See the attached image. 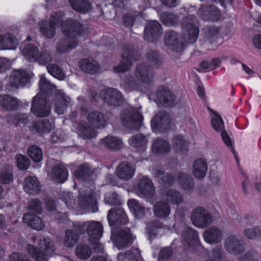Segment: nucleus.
Listing matches in <instances>:
<instances>
[{
    "label": "nucleus",
    "mask_w": 261,
    "mask_h": 261,
    "mask_svg": "<svg viewBox=\"0 0 261 261\" xmlns=\"http://www.w3.org/2000/svg\"><path fill=\"white\" fill-rule=\"evenodd\" d=\"M48 73L55 78L63 80L65 77V74L61 68L55 64H49L47 66Z\"/></svg>",
    "instance_id": "nucleus-52"
},
{
    "label": "nucleus",
    "mask_w": 261,
    "mask_h": 261,
    "mask_svg": "<svg viewBox=\"0 0 261 261\" xmlns=\"http://www.w3.org/2000/svg\"><path fill=\"white\" fill-rule=\"evenodd\" d=\"M64 13L60 11L54 13L50 16L49 22L42 20L40 22V31L42 35L49 38H53L56 34V29L61 27L63 23V17Z\"/></svg>",
    "instance_id": "nucleus-6"
},
{
    "label": "nucleus",
    "mask_w": 261,
    "mask_h": 261,
    "mask_svg": "<svg viewBox=\"0 0 261 261\" xmlns=\"http://www.w3.org/2000/svg\"><path fill=\"white\" fill-rule=\"evenodd\" d=\"M182 30V37L185 42L193 43L196 41V27L194 16L189 15L184 18Z\"/></svg>",
    "instance_id": "nucleus-12"
},
{
    "label": "nucleus",
    "mask_w": 261,
    "mask_h": 261,
    "mask_svg": "<svg viewBox=\"0 0 261 261\" xmlns=\"http://www.w3.org/2000/svg\"><path fill=\"white\" fill-rule=\"evenodd\" d=\"M147 59L155 67L160 66L162 62L158 54L154 50H151L148 52Z\"/></svg>",
    "instance_id": "nucleus-64"
},
{
    "label": "nucleus",
    "mask_w": 261,
    "mask_h": 261,
    "mask_svg": "<svg viewBox=\"0 0 261 261\" xmlns=\"http://www.w3.org/2000/svg\"><path fill=\"white\" fill-rule=\"evenodd\" d=\"M28 153L32 160L36 163H39L42 160V150L40 147L35 145L30 146L28 147Z\"/></svg>",
    "instance_id": "nucleus-49"
},
{
    "label": "nucleus",
    "mask_w": 261,
    "mask_h": 261,
    "mask_svg": "<svg viewBox=\"0 0 261 261\" xmlns=\"http://www.w3.org/2000/svg\"><path fill=\"white\" fill-rule=\"evenodd\" d=\"M134 75L126 77L121 83V87L127 92L139 90L141 83H150L153 77L152 68L146 63L140 64L135 70Z\"/></svg>",
    "instance_id": "nucleus-2"
},
{
    "label": "nucleus",
    "mask_w": 261,
    "mask_h": 261,
    "mask_svg": "<svg viewBox=\"0 0 261 261\" xmlns=\"http://www.w3.org/2000/svg\"><path fill=\"white\" fill-rule=\"evenodd\" d=\"M123 125L130 129H137L139 127L143 116L136 108H129L123 111L120 115Z\"/></svg>",
    "instance_id": "nucleus-8"
},
{
    "label": "nucleus",
    "mask_w": 261,
    "mask_h": 261,
    "mask_svg": "<svg viewBox=\"0 0 261 261\" xmlns=\"http://www.w3.org/2000/svg\"><path fill=\"white\" fill-rule=\"evenodd\" d=\"M164 41L166 45L175 51H180L183 48V43L180 38L174 31H170L166 34Z\"/></svg>",
    "instance_id": "nucleus-18"
},
{
    "label": "nucleus",
    "mask_w": 261,
    "mask_h": 261,
    "mask_svg": "<svg viewBox=\"0 0 261 261\" xmlns=\"http://www.w3.org/2000/svg\"><path fill=\"white\" fill-rule=\"evenodd\" d=\"M75 254L77 258L85 260L90 257L92 250L89 246L80 244L75 248Z\"/></svg>",
    "instance_id": "nucleus-45"
},
{
    "label": "nucleus",
    "mask_w": 261,
    "mask_h": 261,
    "mask_svg": "<svg viewBox=\"0 0 261 261\" xmlns=\"http://www.w3.org/2000/svg\"><path fill=\"white\" fill-rule=\"evenodd\" d=\"M243 234L247 238L253 240L260 236L261 230L258 226H255L251 228H246L244 229Z\"/></svg>",
    "instance_id": "nucleus-58"
},
{
    "label": "nucleus",
    "mask_w": 261,
    "mask_h": 261,
    "mask_svg": "<svg viewBox=\"0 0 261 261\" xmlns=\"http://www.w3.org/2000/svg\"><path fill=\"white\" fill-rule=\"evenodd\" d=\"M105 201L107 204L110 205H119L121 204L119 196L116 193H107L105 195Z\"/></svg>",
    "instance_id": "nucleus-60"
},
{
    "label": "nucleus",
    "mask_w": 261,
    "mask_h": 261,
    "mask_svg": "<svg viewBox=\"0 0 261 261\" xmlns=\"http://www.w3.org/2000/svg\"><path fill=\"white\" fill-rule=\"evenodd\" d=\"M222 237L221 230L217 228L211 227L205 231L204 239L208 243H217L221 241Z\"/></svg>",
    "instance_id": "nucleus-35"
},
{
    "label": "nucleus",
    "mask_w": 261,
    "mask_h": 261,
    "mask_svg": "<svg viewBox=\"0 0 261 261\" xmlns=\"http://www.w3.org/2000/svg\"><path fill=\"white\" fill-rule=\"evenodd\" d=\"M173 147L176 151H184L187 150L188 142L181 136H176L173 139Z\"/></svg>",
    "instance_id": "nucleus-51"
},
{
    "label": "nucleus",
    "mask_w": 261,
    "mask_h": 261,
    "mask_svg": "<svg viewBox=\"0 0 261 261\" xmlns=\"http://www.w3.org/2000/svg\"><path fill=\"white\" fill-rule=\"evenodd\" d=\"M28 214H39L42 212L41 203L38 199H33L29 202Z\"/></svg>",
    "instance_id": "nucleus-56"
},
{
    "label": "nucleus",
    "mask_w": 261,
    "mask_h": 261,
    "mask_svg": "<svg viewBox=\"0 0 261 261\" xmlns=\"http://www.w3.org/2000/svg\"><path fill=\"white\" fill-rule=\"evenodd\" d=\"M33 214H25L23 216V221L33 229L37 230H42L44 224L39 217Z\"/></svg>",
    "instance_id": "nucleus-30"
},
{
    "label": "nucleus",
    "mask_w": 261,
    "mask_h": 261,
    "mask_svg": "<svg viewBox=\"0 0 261 261\" xmlns=\"http://www.w3.org/2000/svg\"><path fill=\"white\" fill-rule=\"evenodd\" d=\"M29 121V117L25 114L16 113L13 116L12 122L15 125L26 124Z\"/></svg>",
    "instance_id": "nucleus-63"
},
{
    "label": "nucleus",
    "mask_w": 261,
    "mask_h": 261,
    "mask_svg": "<svg viewBox=\"0 0 261 261\" xmlns=\"http://www.w3.org/2000/svg\"><path fill=\"white\" fill-rule=\"evenodd\" d=\"M211 124L217 132H221L224 129V124L222 117L216 112H214V117L211 118Z\"/></svg>",
    "instance_id": "nucleus-54"
},
{
    "label": "nucleus",
    "mask_w": 261,
    "mask_h": 261,
    "mask_svg": "<svg viewBox=\"0 0 261 261\" xmlns=\"http://www.w3.org/2000/svg\"><path fill=\"white\" fill-rule=\"evenodd\" d=\"M211 185L214 187H219L222 186V180L219 173L216 171H211L209 175Z\"/></svg>",
    "instance_id": "nucleus-61"
},
{
    "label": "nucleus",
    "mask_w": 261,
    "mask_h": 261,
    "mask_svg": "<svg viewBox=\"0 0 261 261\" xmlns=\"http://www.w3.org/2000/svg\"><path fill=\"white\" fill-rule=\"evenodd\" d=\"M18 99L8 95L0 96V106L6 111L15 110L18 106Z\"/></svg>",
    "instance_id": "nucleus-36"
},
{
    "label": "nucleus",
    "mask_w": 261,
    "mask_h": 261,
    "mask_svg": "<svg viewBox=\"0 0 261 261\" xmlns=\"http://www.w3.org/2000/svg\"><path fill=\"white\" fill-rule=\"evenodd\" d=\"M182 244L185 247L189 250H192L196 244L195 232L191 228H188L186 232H184L182 234Z\"/></svg>",
    "instance_id": "nucleus-39"
},
{
    "label": "nucleus",
    "mask_w": 261,
    "mask_h": 261,
    "mask_svg": "<svg viewBox=\"0 0 261 261\" xmlns=\"http://www.w3.org/2000/svg\"><path fill=\"white\" fill-rule=\"evenodd\" d=\"M18 41L13 34L2 33L0 30V50L14 49L18 45Z\"/></svg>",
    "instance_id": "nucleus-22"
},
{
    "label": "nucleus",
    "mask_w": 261,
    "mask_h": 261,
    "mask_svg": "<svg viewBox=\"0 0 261 261\" xmlns=\"http://www.w3.org/2000/svg\"><path fill=\"white\" fill-rule=\"evenodd\" d=\"M212 221V216L207 210L201 207H197V227H206L210 224Z\"/></svg>",
    "instance_id": "nucleus-33"
},
{
    "label": "nucleus",
    "mask_w": 261,
    "mask_h": 261,
    "mask_svg": "<svg viewBox=\"0 0 261 261\" xmlns=\"http://www.w3.org/2000/svg\"><path fill=\"white\" fill-rule=\"evenodd\" d=\"M225 247L227 251L232 254H237L243 250L242 241L234 236H231L227 238Z\"/></svg>",
    "instance_id": "nucleus-23"
},
{
    "label": "nucleus",
    "mask_w": 261,
    "mask_h": 261,
    "mask_svg": "<svg viewBox=\"0 0 261 261\" xmlns=\"http://www.w3.org/2000/svg\"><path fill=\"white\" fill-rule=\"evenodd\" d=\"M79 229L76 227V223L74 224L73 228L69 229L65 231V237L63 239L64 245L68 248H72L77 243L79 236Z\"/></svg>",
    "instance_id": "nucleus-25"
},
{
    "label": "nucleus",
    "mask_w": 261,
    "mask_h": 261,
    "mask_svg": "<svg viewBox=\"0 0 261 261\" xmlns=\"http://www.w3.org/2000/svg\"><path fill=\"white\" fill-rule=\"evenodd\" d=\"M80 200L81 205L84 208H90V207H95V210L93 212L97 211L96 206L97 199L94 193L89 192L88 194H84L83 192H80Z\"/></svg>",
    "instance_id": "nucleus-32"
},
{
    "label": "nucleus",
    "mask_w": 261,
    "mask_h": 261,
    "mask_svg": "<svg viewBox=\"0 0 261 261\" xmlns=\"http://www.w3.org/2000/svg\"><path fill=\"white\" fill-rule=\"evenodd\" d=\"M101 144L104 147L111 150H119L123 147V142L119 138L113 136H108L101 139Z\"/></svg>",
    "instance_id": "nucleus-31"
},
{
    "label": "nucleus",
    "mask_w": 261,
    "mask_h": 261,
    "mask_svg": "<svg viewBox=\"0 0 261 261\" xmlns=\"http://www.w3.org/2000/svg\"><path fill=\"white\" fill-rule=\"evenodd\" d=\"M69 1L75 11L86 13L90 9V4L87 0H69Z\"/></svg>",
    "instance_id": "nucleus-47"
},
{
    "label": "nucleus",
    "mask_w": 261,
    "mask_h": 261,
    "mask_svg": "<svg viewBox=\"0 0 261 261\" xmlns=\"http://www.w3.org/2000/svg\"><path fill=\"white\" fill-rule=\"evenodd\" d=\"M91 100L97 101L99 98L109 105L119 106L123 102V97L120 91L113 88H107L101 90L99 95L94 91L91 92Z\"/></svg>",
    "instance_id": "nucleus-5"
},
{
    "label": "nucleus",
    "mask_w": 261,
    "mask_h": 261,
    "mask_svg": "<svg viewBox=\"0 0 261 261\" xmlns=\"http://www.w3.org/2000/svg\"><path fill=\"white\" fill-rule=\"evenodd\" d=\"M111 240L116 247L120 249L129 244H131L135 237L130 232L120 228H114L112 230Z\"/></svg>",
    "instance_id": "nucleus-10"
},
{
    "label": "nucleus",
    "mask_w": 261,
    "mask_h": 261,
    "mask_svg": "<svg viewBox=\"0 0 261 261\" xmlns=\"http://www.w3.org/2000/svg\"><path fill=\"white\" fill-rule=\"evenodd\" d=\"M153 212L158 218H165L170 213L169 205L164 201H160L155 203L153 206Z\"/></svg>",
    "instance_id": "nucleus-38"
},
{
    "label": "nucleus",
    "mask_w": 261,
    "mask_h": 261,
    "mask_svg": "<svg viewBox=\"0 0 261 261\" xmlns=\"http://www.w3.org/2000/svg\"><path fill=\"white\" fill-rule=\"evenodd\" d=\"M162 34V26L156 21L148 22L144 29V38L148 42H152L158 39Z\"/></svg>",
    "instance_id": "nucleus-15"
},
{
    "label": "nucleus",
    "mask_w": 261,
    "mask_h": 261,
    "mask_svg": "<svg viewBox=\"0 0 261 261\" xmlns=\"http://www.w3.org/2000/svg\"><path fill=\"white\" fill-rule=\"evenodd\" d=\"M24 58L30 62H37L39 55V49L32 43L25 46L22 50Z\"/></svg>",
    "instance_id": "nucleus-37"
},
{
    "label": "nucleus",
    "mask_w": 261,
    "mask_h": 261,
    "mask_svg": "<svg viewBox=\"0 0 261 261\" xmlns=\"http://www.w3.org/2000/svg\"><path fill=\"white\" fill-rule=\"evenodd\" d=\"M170 119L168 114L160 112L154 115L151 121V126L154 131H161L168 126Z\"/></svg>",
    "instance_id": "nucleus-17"
},
{
    "label": "nucleus",
    "mask_w": 261,
    "mask_h": 261,
    "mask_svg": "<svg viewBox=\"0 0 261 261\" xmlns=\"http://www.w3.org/2000/svg\"><path fill=\"white\" fill-rule=\"evenodd\" d=\"M17 165L20 170L27 169L30 166L29 160L24 155L19 154L15 156Z\"/></svg>",
    "instance_id": "nucleus-62"
},
{
    "label": "nucleus",
    "mask_w": 261,
    "mask_h": 261,
    "mask_svg": "<svg viewBox=\"0 0 261 261\" xmlns=\"http://www.w3.org/2000/svg\"><path fill=\"white\" fill-rule=\"evenodd\" d=\"M77 133L84 139L93 138L97 135L96 128L86 121L80 122L77 124Z\"/></svg>",
    "instance_id": "nucleus-24"
},
{
    "label": "nucleus",
    "mask_w": 261,
    "mask_h": 261,
    "mask_svg": "<svg viewBox=\"0 0 261 261\" xmlns=\"http://www.w3.org/2000/svg\"><path fill=\"white\" fill-rule=\"evenodd\" d=\"M178 182L185 189L189 190L194 185L193 181L188 175L184 173H180L178 175Z\"/></svg>",
    "instance_id": "nucleus-55"
},
{
    "label": "nucleus",
    "mask_w": 261,
    "mask_h": 261,
    "mask_svg": "<svg viewBox=\"0 0 261 261\" xmlns=\"http://www.w3.org/2000/svg\"><path fill=\"white\" fill-rule=\"evenodd\" d=\"M156 95L157 100L162 106H170L174 102L173 95L169 89L165 88H160Z\"/></svg>",
    "instance_id": "nucleus-27"
},
{
    "label": "nucleus",
    "mask_w": 261,
    "mask_h": 261,
    "mask_svg": "<svg viewBox=\"0 0 261 261\" xmlns=\"http://www.w3.org/2000/svg\"><path fill=\"white\" fill-rule=\"evenodd\" d=\"M87 119L88 123L96 129L105 127L108 122V117L99 111L89 112Z\"/></svg>",
    "instance_id": "nucleus-16"
},
{
    "label": "nucleus",
    "mask_w": 261,
    "mask_h": 261,
    "mask_svg": "<svg viewBox=\"0 0 261 261\" xmlns=\"http://www.w3.org/2000/svg\"><path fill=\"white\" fill-rule=\"evenodd\" d=\"M61 30L67 38L57 44V50L62 53L66 52L69 48H75L78 44L76 37L87 35L89 32L87 25L72 19L65 20L61 25Z\"/></svg>",
    "instance_id": "nucleus-1"
},
{
    "label": "nucleus",
    "mask_w": 261,
    "mask_h": 261,
    "mask_svg": "<svg viewBox=\"0 0 261 261\" xmlns=\"http://www.w3.org/2000/svg\"><path fill=\"white\" fill-rule=\"evenodd\" d=\"M33 127L40 134H48L54 127V124L48 119H44L34 123Z\"/></svg>",
    "instance_id": "nucleus-41"
},
{
    "label": "nucleus",
    "mask_w": 261,
    "mask_h": 261,
    "mask_svg": "<svg viewBox=\"0 0 261 261\" xmlns=\"http://www.w3.org/2000/svg\"><path fill=\"white\" fill-rule=\"evenodd\" d=\"M28 253L36 261H47V256L55 251L53 241L49 238H43L39 240L38 248L28 245L26 248Z\"/></svg>",
    "instance_id": "nucleus-4"
},
{
    "label": "nucleus",
    "mask_w": 261,
    "mask_h": 261,
    "mask_svg": "<svg viewBox=\"0 0 261 261\" xmlns=\"http://www.w3.org/2000/svg\"><path fill=\"white\" fill-rule=\"evenodd\" d=\"M171 149L170 144L168 142L163 139H155L152 145V150L156 153H164L168 152Z\"/></svg>",
    "instance_id": "nucleus-42"
},
{
    "label": "nucleus",
    "mask_w": 261,
    "mask_h": 261,
    "mask_svg": "<svg viewBox=\"0 0 261 261\" xmlns=\"http://www.w3.org/2000/svg\"><path fill=\"white\" fill-rule=\"evenodd\" d=\"M29 81V76L24 70H14L11 75V84L16 88L23 87Z\"/></svg>",
    "instance_id": "nucleus-20"
},
{
    "label": "nucleus",
    "mask_w": 261,
    "mask_h": 261,
    "mask_svg": "<svg viewBox=\"0 0 261 261\" xmlns=\"http://www.w3.org/2000/svg\"><path fill=\"white\" fill-rule=\"evenodd\" d=\"M74 176L81 180H88L95 176L93 171L87 165H82L74 172Z\"/></svg>",
    "instance_id": "nucleus-34"
},
{
    "label": "nucleus",
    "mask_w": 261,
    "mask_h": 261,
    "mask_svg": "<svg viewBox=\"0 0 261 261\" xmlns=\"http://www.w3.org/2000/svg\"><path fill=\"white\" fill-rule=\"evenodd\" d=\"M68 175L67 168L63 165L57 164L53 168L50 176L57 182H64Z\"/></svg>",
    "instance_id": "nucleus-26"
},
{
    "label": "nucleus",
    "mask_w": 261,
    "mask_h": 261,
    "mask_svg": "<svg viewBox=\"0 0 261 261\" xmlns=\"http://www.w3.org/2000/svg\"><path fill=\"white\" fill-rule=\"evenodd\" d=\"M110 225L114 226L119 224H125L128 222L127 217L122 207L111 209L108 215Z\"/></svg>",
    "instance_id": "nucleus-14"
},
{
    "label": "nucleus",
    "mask_w": 261,
    "mask_h": 261,
    "mask_svg": "<svg viewBox=\"0 0 261 261\" xmlns=\"http://www.w3.org/2000/svg\"><path fill=\"white\" fill-rule=\"evenodd\" d=\"M120 63L113 69L116 73H121L129 70L132 67V60H138V55L133 46L129 44L124 45L122 48V53Z\"/></svg>",
    "instance_id": "nucleus-7"
},
{
    "label": "nucleus",
    "mask_w": 261,
    "mask_h": 261,
    "mask_svg": "<svg viewBox=\"0 0 261 261\" xmlns=\"http://www.w3.org/2000/svg\"><path fill=\"white\" fill-rule=\"evenodd\" d=\"M80 68L86 73L94 74L100 69L99 64L92 59H84L78 63Z\"/></svg>",
    "instance_id": "nucleus-28"
},
{
    "label": "nucleus",
    "mask_w": 261,
    "mask_h": 261,
    "mask_svg": "<svg viewBox=\"0 0 261 261\" xmlns=\"http://www.w3.org/2000/svg\"><path fill=\"white\" fill-rule=\"evenodd\" d=\"M39 87L41 92L45 95L53 94L55 93L57 94L56 101L55 103V112L59 115L63 114L66 108L68 107L70 98L65 95L61 91H57L56 87L51 84L44 76H42L39 81Z\"/></svg>",
    "instance_id": "nucleus-3"
},
{
    "label": "nucleus",
    "mask_w": 261,
    "mask_h": 261,
    "mask_svg": "<svg viewBox=\"0 0 261 261\" xmlns=\"http://www.w3.org/2000/svg\"><path fill=\"white\" fill-rule=\"evenodd\" d=\"M208 164L204 158L197 159V179H202L204 178L207 171Z\"/></svg>",
    "instance_id": "nucleus-46"
},
{
    "label": "nucleus",
    "mask_w": 261,
    "mask_h": 261,
    "mask_svg": "<svg viewBox=\"0 0 261 261\" xmlns=\"http://www.w3.org/2000/svg\"><path fill=\"white\" fill-rule=\"evenodd\" d=\"M128 142L132 146L144 150L146 148L148 140L145 136L142 134H138L132 136Z\"/></svg>",
    "instance_id": "nucleus-43"
},
{
    "label": "nucleus",
    "mask_w": 261,
    "mask_h": 261,
    "mask_svg": "<svg viewBox=\"0 0 261 261\" xmlns=\"http://www.w3.org/2000/svg\"><path fill=\"white\" fill-rule=\"evenodd\" d=\"M31 112L37 117H46L50 114V108L46 98L42 94H38L33 99Z\"/></svg>",
    "instance_id": "nucleus-11"
},
{
    "label": "nucleus",
    "mask_w": 261,
    "mask_h": 261,
    "mask_svg": "<svg viewBox=\"0 0 261 261\" xmlns=\"http://www.w3.org/2000/svg\"><path fill=\"white\" fill-rule=\"evenodd\" d=\"M163 196L167 201L172 204H178L182 200L181 195L173 189L168 190Z\"/></svg>",
    "instance_id": "nucleus-48"
},
{
    "label": "nucleus",
    "mask_w": 261,
    "mask_h": 261,
    "mask_svg": "<svg viewBox=\"0 0 261 261\" xmlns=\"http://www.w3.org/2000/svg\"><path fill=\"white\" fill-rule=\"evenodd\" d=\"M160 19L163 23L167 26L175 25L178 21L175 15L173 13L164 12L160 16Z\"/></svg>",
    "instance_id": "nucleus-53"
},
{
    "label": "nucleus",
    "mask_w": 261,
    "mask_h": 261,
    "mask_svg": "<svg viewBox=\"0 0 261 261\" xmlns=\"http://www.w3.org/2000/svg\"><path fill=\"white\" fill-rule=\"evenodd\" d=\"M76 227L79 229V232L82 234L86 230L89 237L90 241L99 240L102 236V225L96 221H92L82 224L76 223Z\"/></svg>",
    "instance_id": "nucleus-9"
},
{
    "label": "nucleus",
    "mask_w": 261,
    "mask_h": 261,
    "mask_svg": "<svg viewBox=\"0 0 261 261\" xmlns=\"http://www.w3.org/2000/svg\"><path fill=\"white\" fill-rule=\"evenodd\" d=\"M136 190L139 196L147 199L152 197L155 193V188L151 180L146 176H142L139 179Z\"/></svg>",
    "instance_id": "nucleus-13"
},
{
    "label": "nucleus",
    "mask_w": 261,
    "mask_h": 261,
    "mask_svg": "<svg viewBox=\"0 0 261 261\" xmlns=\"http://www.w3.org/2000/svg\"><path fill=\"white\" fill-rule=\"evenodd\" d=\"M135 167L127 162H122L120 164L116 170L117 176L124 180L132 178L135 174Z\"/></svg>",
    "instance_id": "nucleus-21"
},
{
    "label": "nucleus",
    "mask_w": 261,
    "mask_h": 261,
    "mask_svg": "<svg viewBox=\"0 0 261 261\" xmlns=\"http://www.w3.org/2000/svg\"><path fill=\"white\" fill-rule=\"evenodd\" d=\"M206 38L211 43L218 42L219 40H222L219 28L216 27H211L206 29Z\"/></svg>",
    "instance_id": "nucleus-50"
},
{
    "label": "nucleus",
    "mask_w": 261,
    "mask_h": 261,
    "mask_svg": "<svg viewBox=\"0 0 261 261\" xmlns=\"http://www.w3.org/2000/svg\"><path fill=\"white\" fill-rule=\"evenodd\" d=\"M127 205L136 218H140L145 215V207L136 199H129L127 202Z\"/></svg>",
    "instance_id": "nucleus-40"
},
{
    "label": "nucleus",
    "mask_w": 261,
    "mask_h": 261,
    "mask_svg": "<svg viewBox=\"0 0 261 261\" xmlns=\"http://www.w3.org/2000/svg\"><path fill=\"white\" fill-rule=\"evenodd\" d=\"M198 14L204 20H217L221 17L220 11L214 6H202L199 9Z\"/></svg>",
    "instance_id": "nucleus-19"
},
{
    "label": "nucleus",
    "mask_w": 261,
    "mask_h": 261,
    "mask_svg": "<svg viewBox=\"0 0 261 261\" xmlns=\"http://www.w3.org/2000/svg\"><path fill=\"white\" fill-rule=\"evenodd\" d=\"M23 189L29 195H35L40 191V186L35 176H28L24 179Z\"/></svg>",
    "instance_id": "nucleus-29"
},
{
    "label": "nucleus",
    "mask_w": 261,
    "mask_h": 261,
    "mask_svg": "<svg viewBox=\"0 0 261 261\" xmlns=\"http://www.w3.org/2000/svg\"><path fill=\"white\" fill-rule=\"evenodd\" d=\"M162 227V224L159 221L150 222L147 226V232L150 236H156L159 232L160 229Z\"/></svg>",
    "instance_id": "nucleus-59"
},
{
    "label": "nucleus",
    "mask_w": 261,
    "mask_h": 261,
    "mask_svg": "<svg viewBox=\"0 0 261 261\" xmlns=\"http://www.w3.org/2000/svg\"><path fill=\"white\" fill-rule=\"evenodd\" d=\"M37 58V62L42 65H45L51 62L53 59L50 51L46 49L42 50L41 53L39 52Z\"/></svg>",
    "instance_id": "nucleus-57"
},
{
    "label": "nucleus",
    "mask_w": 261,
    "mask_h": 261,
    "mask_svg": "<svg viewBox=\"0 0 261 261\" xmlns=\"http://www.w3.org/2000/svg\"><path fill=\"white\" fill-rule=\"evenodd\" d=\"M152 174L158 178V181L163 186H170L174 182V178L171 175H164V172L159 169H155L152 170Z\"/></svg>",
    "instance_id": "nucleus-44"
}]
</instances>
